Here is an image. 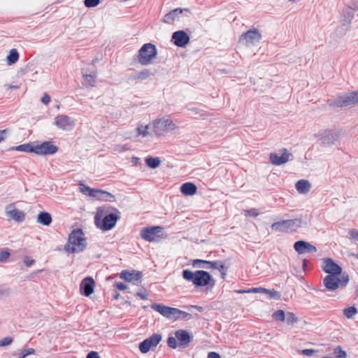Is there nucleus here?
<instances>
[{
	"mask_svg": "<svg viewBox=\"0 0 358 358\" xmlns=\"http://www.w3.org/2000/svg\"><path fill=\"white\" fill-rule=\"evenodd\" d=\"M87 240L83 231L80 229L73 230L69 236L64 250L68 253H79L87 247Z\"/></svg>",
	"mask_w": 358,
	"mask_h": 358,
	"instance_id": "1",
	"label": "nucleus"
},
{
	"mask_svg": "<svg viewBox=\"0 0 358 358\" xmlns=\"http://www.w3.org/2000/svg\"><path fill=\"white\" fill-rule=\"evenodd\" d=\"M104 208H99L94 217L95 224L103 231H108L112 229L116 224L117 220L120 218L119 212L115 210V213L104 214Z\"/></svg>",
	"mask_w": 358,
	"mask_h": 358,
	"instance_id": "2",
	"label": "nucleus"
},
{
	"mask_svg": "<svg viewBox=\"0 0 358 358\" xmlns=\"http://www.w3.org/2000/svg\"><path fill=\"white\" fill-rule=\"evenodd\" d=\"M153 136L159 137L175 131L176 124L169 117L155 118L151 121Z\"/></svg>",
	"mask_w": 358,
	"mask_h": 358,
	"instance_id": "3",
	"label": "nucleus"
},
{
	"mask_svg": "<svg viewBox=\"0 0 358 358\" xmlns=\"http://www.w3.org/2000/svg\"><path fill=\"white\" fill-rule=\"evenodd\" d=\"M306 222L301 218L284 220L273 223L271 226L272 230L279 232L296 231L299 229L305 227Z\"/></svg>",
	"mask_w": 358,
	"mask_h": 358,
	"instance_id": "4",
	"label": "nucleus"
},
{
	"mask_svg": "<svg viewBox=\"0 0 358 358\" xmlns=\"http://www.w3.org/2000/svg\"><path fill=\"white\" fill-rule=\"evenodd\" d=\"M157 54V48L154 44L150 43H145L138 50L137 55L138 62L143 66L149 65L156 57Z\"/></svg>",
	"mask_w": 358,
	"mask_h": 358,
	"instance_id": "5",
	"label": "nucleus"
},
{
	"mask_svg": "<svg viewBox=\"0 0 358 358\" xmlns=\"http://www.w3.org/2000/svg\"><path fill=\"white\" fill-rule=\"evenodd\" d=\"M141 237L148 242H159L166 238L163 227L159 226L148 227L141 231Z\"/></svg>",
	"mask_w": 358,
	"mask_h": 358,
	"instance_id": "6",
	"label": "nucleus"
},
{
	"mask_svg": "<svg viewBox=\"0 0 358 358\" xmlns=\"http://www.w3.org/2000/svg\"><path fill=\"white\" fill-rule=\"evenodd\" d=\"M190 342L189 334L182 329L174 332L173 336H170L167 339L168 345L176 349L178 347L186 348Z\"/></svg>",
	"mask_w": 358,
	"mask_h": 358,
	"instance_id": "7",
	"label": "nucleus"
},
{
	"mask_svg": "<svg viewBox=\"0 0 358 358\" xmlns=\"http://www.w3.org/2000/svg\"><path fill=\"white\" fill-rule=\"evenodd\" d=\"M341 136V132L336 129H324L315 134V137L324 147H329L336 142Z\"/></svg>",
	"mask_w": 358,
	"mask_h": 358,
	"instance_id": "8",
	"label": "nucleus"
},
{
	"mask_svg": "<svg viewBox=\"0 0 358 358\" xmlns=\"http://www.w3.org/2000/svg\"><path fill=\"white\" fill-rule=\"evenodd\" d=\"M358 103V90L348 94L338 96L336 99L329 102L331 107H347Z\"/></svg>",
	"mask_w": 358,
	"mask_h": 358,
	"instance_id": "9",
	"label": "nucleus"
},
{
	"mask_svg": "<svg viewBox=\"0 0 358 358\" xmlns=\"http://www.w3.org/2000/svg\"><path fill=\"white\" fill-rule=\"evenodd\" d=\"M79 189L83 194L97 200L110 201L114 198V196L108 192L92 189L83 183L79 184Z\"/></svg>",
	"mask_w": 358,
	"mask_h": 358,
	"instance_id": "10",
	"label": "nucleus"
},
{
	"mask_svg": "<svg viewBox=\"0 0 358 358\" xmlns=\"http://www.w3.org/2000/svg\"><path fill=\"white\" fill-rule=\"evenodd\" d=\"M152 309L158 312L164 317L169 320H176L180 315H185L186 313L178 308L166 306L162 304L153 303L151 305Z\"/></svg>",
	"mask_w": 358,
	"mask_h": 358,
	"instance_id": "11",
	"label": "nucleus"
},
{
	"mask_svg": "<svg viewBox=\"0 0 358 358\" xmlns=\"http://www.w3.org/2000/svg\"><path fill=\"white\" fill-rule=\"evenodd\" d=\"M52 124L62 131H70L74 129L76 120L66 115L62 114L55 117Z\"/></svg>",
	"mask_w": 358,
	"mask_h": 358,
	"instance_id": "12",
	"label": "nucleus"
},
{
	"mask_svg": "<svg viewBox=\"0 0 358 358\" xmlns=\"http://www.w3.org/2000/svg\"><path fill=\"white\" fill-rule=\"evenodd\" d=\"M161 340L162 336L160 334H154L139 344V350L143 354L147 353L152 348L157 347Z\"/></svg>",
	"mask_w": 358,
	"mask_h": 358,
	"instance_id": "13",
	"label": "nucleus"
},
{
	"mask_svg": "<svg viewBox=\"0 0 358 358\" xmlns=\"http://www.w3.org/2000/svg\"><path fill=\"white\" fill-rule=\"evenodd\" d=\"M322 268L325 273L333 275H340L343 271L342 268L331 258L323 259Z\"/></svg>",
	"mask_w": 358,
	"mask_h": 358,
	"instance_id": "14",
	"label": "nucleus"
},
{
	"mask_svg": "<svg viewBox=\"0 0 358 358\" xmlns=\"http://www.w3.org/2000/svg\"><path fill=\"white\" fill-rule=\"evenodd\" d=\"M142 277V273L135 270H124L120 273L121 279L134 285L141 282Z\"/></svg>",
	"mask_w": 358,
	"mask_h": 358,
	"instance_id": "15",
	"label": "nucleus"
},
{
	"mask_svg": "<svg viewBox=\"0 0 358 358\" xmlns=\"http://www.w3.org/2000/svg\"><path fill=\"white\" fill-rule=\"evenodd\" d=\"M357 9L358 4L357 3H353L351 6H348L343 10L342 18L341 20L342 26H348L351 23V21L354 18L355 13Z\"/></svg>",
	"mask_w": 358,
	"mask_h": 358,
	"instance_id": "16",
	"label": "nucleus"
},
{
	"mask_svg": "<svg viewBox=\"0 0 358 358\" xmlns=\"http://www.w3.org/2000/svg\"><path fill=\"white\" fill-rule=\"evenodd\" d=\"M57 150V147L50 142H43L41 144L34 145V153L40 155H52L55 153Z\"/></svg>",
	"mask_w": 358,
	"mask_h": 358,
	"instance_id": "17",
	"label": "nucleus"
},
{
	"mask_svg": "<svg viewBox=\"0 0 358 358\" xmlns=\"http://www.w3.org/2000/svg\"><path fill=\"white\" fill-rule=\"evenodd\" d=\"M261 38L262 35L259 30L253 29L243 34L241 36V40H244L247 45H251L258 43Z\"/></svg>",
	"mask_w": 358,
	"mask_h": 358,
	"instance_id": "18",
	"label": "nucleus"
},
{
	"mask_svg": "<svg viewBox=\"0 0 358 358\" xmlns=\"http://www.w3.org/2000/svg\"><path fill=\"white\" fill-rule=\"evenodd\" d=\"M187 12V9H173L164 16L163 22L166 24H172L176 21H179L183 13Z\"/></svg>",
	"mask_w": 358,
	"mask_h": 358,
	"instance_id": "19",
	"label": "nucleus"
},
{
	"mask_svg": "<svg viewBox=\"0 0 358 358\" xmlns=\"http://www.w3.org/2000/svg\"><path fill=\"white\" fill-rule=\"evenodd\" d=\"M294 248L299 254L315 253L317 248L313 245L304 241H298L294 243Z\"/></svg>",
	"mask_w": 358,
	"mask_h": 358,
	"instance_id": "20",
	"label": "nucleus"
},
{
	"mask_svg": "<svg viewBox=\"0 0 358 358\" xmlns=\"http://www.w3.org/2000/svg\"><path fill=\"white\" fill-rule=\"evenodd\" d=\"M171 41L176 46L183 48L189 43V38L184 31L180 30L173 34Z\"/></svg>",
	"mask_w": 358,
	"mask_h": 358,
	"instance_id": "21",
	"label": "nucleus"
},
{
	"mask_svg": "<svg viewBox=\"0 0 358 358\" xmlns=\"http://www.w3.org/2000/svg\"><path fill=\"white\" fill-rule=\"evenodd\" d=\"M323 285L328 291L334 292L340 287L339 275H328L323 279Z\"/></svg>",
	"mask_w": 358,
	"mask_h": 358,
	"instance_id": "22",
	"label": "nucleus"
},
{
	"mask_svg": "<svg viewBox=\"0 0 358 358\" xmlns=\"http://www.w3.org/2000/svg\"><path fill=\"white\" fill-rule=\"evenodd\" d=\"M182 277L187 281L192 282L196 286H201V271L193 273L189 270L182 271Z\"/></svg>",
	"mask_w": 358,
	"mask_h": 358,
	"instance_id": "23",
	"label": "nucleus"
},
{
	"mask_svg": "<svg viewBox=\"0 0 358 358\" xmlns=\"http://www.w3.org/2000/svg\"><path fill=\"white\" fill-rule=\"evenodd\" d=\"M290 155L291 154L288 152L287 149H283L281 156L276 153H271L269 159L273 164L279 166L287 162Z\"/></svg>",
	"mask_w": 358,
	"mask_h": 358,
	"instance_id": "24",
	"label": "nucleus"
},
{
	"mask_svg": "<svg viewBox=\"0 0 358 358\" xmlns=\"http://www.w3.org/2000/svg\"><path fill=\"white\" fill-rule=\"evenodd\" d=\"M94 284L95 282L92 278H85L82 280L80 283V292L86 296H90L94 292Z\"/></svg>",
	"mask_w": 358,
	"mask_h": 358,
	"instance_id": "25",
	"label": "nucleus"
},
{
	"mask_svg": "<svg viewBox=\"0 0 358 358\" xmlns=\"http://www.w3.org/2000/svg\"><path fill=\"white\" fill-rule=\"evenodd\" d=\"M136 131L137 136H141L142 138H146L152 135L153 136L151 122L147 124H144L142 122L138 123Z\"/></svg>",
	"mask_w": 358,
	"mask_h": 358,
	"instance_id": "26",
	"label": "nucleus"
},
{
	"mask_svg": "<svg viewBox=\"0 0 358 358\" xmlns=\"http://www.w3.org/2000/svg\"><path fill=\"white\" fill-rule=\"evenodd\" d=\"M6 214L9 218L17 222H22L25 218V214L23 211L16 209L11 206L6 208Z\"/></svg>",
	"mask_w": 358,
	"mask_h": 358,
	"instance_id": "27",
	"label": "nucleus"
},
{
	"mask_svg": "<svg viewBox=\"0 0 358 358\" xmlns=\"http://www.w3.org/2000/svg\"><path fill=\"white\" fill-rule=\"evenodd\" d=\"M203 268L209 269L212 272H220L222 277L225 275L224 273L222 272V269L224 268V265L218 261H206L203 259Z\"/></svg>",
	"mask_w": 358,
	"mask_h": 358,
	"instance_id": "28",
	"label": "nucleus"
},
{
	"mask_svg": "<svg viewBox=\"0 0 358 358\" xmlns=\"http://www.w3.org/2000/svg\"><path fill=\"white\" fill-rule=\"evenodd\" d=\"M180 192L185 196H192L196 193L197 187L194 183L187 182L180 186Z\"/></svg>",
	"mask_w": 358,
	"mask_h": 358,
	"instance_id": "29",
	"label": "nucleus"
},
{
	"mask_svg": "<svg viewBox=\"0 0 358 358\" xmlns=\"http://www.w3.org/2000/svg\"><path fill=\"white\" fill-rule=\"evenodd\" d=\"M295 187L299 193L306 194L310 191L311 185L308 180H300L296 182Z\"/></svg>",
	"mask_w": 358,
	"mask_h": 358,
	"instance_id": "30",
	"label": "nucleus"
},
{
	"mask_svg": "<svg viewBox=\"0 0 358 358\" xmlns=\"http://www.w3.org/2000/svg\"><path fill=\"white\" fill-rule=\"evenodd\" d=\"M83 85L86 87H92L95 86L96 74H83Z\"/></svg>",
	"mask_w": 358,
	"mask_h": 358,
	"instance_id": "31",
	"label": "nucleus"
},
{
	"mask_svg": "<svg viewBox=\"0 0 358 358\" xmlns=\"http://www.w3.org/2000/svg\"><path fill=\"white\" fill-rule=\"evenodd\" d=\"M37 222L41 224L48 226L52 222V217L48 213L41 212L38 215Z\"/></svg>",
	"mask_w": 358,
	"mask_h": 358,
	"instance_id": "32",
	"label": "nucleus"
},
{
	"mask_svg": "<svg viewBox=\"0 0 358 358\" xmlns=\"http://www.w3.org/2000/svg\"><path fill=\"white\" fill-rule=\"evenodd\" d=\"M19 59V53L15 48L11 49L8 55L6 57V62L8 65H13L17 62Z\"/></svg>",
	"mask_w": 358,
	"mask_h": 358,
	"instance_id": "33",
	"label": "nucleus"
},
{
	"mask_svg": "<svg viewBox=\"0 0 358 358\" xmlns=\"http://www.w3.org/2000/svg\"><path fill=\"white\" fill-rule=\"evenodd\" d=\"M215 280L212 278L208 272L203 271V287L208 286V288H212L215 285Z\"/></svg>",
	"mask_w": 358,
	"mask_h": 358,
	"instance_id": "34",
	"label": "nucleus"
},
{
	"mask_svg": "<svg viewBox=\"0 0 358 358\" xmlns=\"http://www.w3.org/2000/svg\"><path fill=\"white\" fill-rule=\"evenodd\" d=\"M150 76V72L148 69H143L141 71L135 72L132 78L135 80H138L140 81L144 80L147 79Z\"/></svg>",
	"mask_w": 358,
	"mask_h": 358,
	"instance_id": "35",
	"label": "nucleus"
},
{
	"mask_svg": "<svg viewBox=\"0 0 358 358\" xmlns=\"http://www.w3.org/2000/svg\"><path fill=\"white\" fill-rule=\"evenodd\" d=\"M145 164L151 169H156L161 164L159 157H148L145 159Z\"/></svg>",
	"mask_w": 358,
	"mask_h": 358,
	"instance_id": "36",
	"label": "nucleus"
},
{
	"mask_svg": "<svg viewBox=\"0 0 358 358\" xmlns=\"http://www.w3.org/2000/svg\"><path fill=\"white\" fill-rule=\"evenodd\" d=\"M34 145L30 143L22 144L18 146H16L14 150L20 152H34Z\"/></svg>",
	"mask_w": 358,
	"mask_h": 358,
	"instance_id": "37",
	"label": "nucleus"
},
{
	"mask_svg": "<svg viewBox=\"0 0 358 358\" xmlns=\"http://www.w3.org/2000/svg\"><path fill=\"white\" fill-rule=\"evenodd\" d=\"M357 310L354 306H350L343 310L344 315L348 319L352 318L353 316L357 314Z\"/></svg>",
	"mask_w": 358,
	"mask_h": 358,
	"instance_id": "38",
	"label": "nucleus"
},
{
	"mask_svg": "<svg viewBox=\"0 0 358 358\" xmlns=\"http://www.w3.org/2000/svg\"><path fill=\"white\" fill-rule=\"evenodd\" d=\"M273 318L276 321L284 322L285 320V314L282 310H278L273 313Z\"/></svg>",
	"mask_w": 358,
	"mask_h": 358,
	"instance_id": "39",
	"label": "nucleus"
},
{
	"mask_svg": "<svg viewBox=\"0 0 358 358\" xmlns=\"http://www.w3.org/2000/svg\"><path fill=\"white\" fill-rule=\"evenodd\" d=\"M334 354L337 358H346V352L342 350L341 347L337 346L334 350Z\"/></svg>",
	"mask_w": 358,
	"mask_h": 358,
	"instance_id": "40",
	"label": "nucleus"
},
{
	"mask_svg": "<svg viewBox=\"0 0 358 358\" xmlns=\"http://www.w3.org/2000/svg\"><path fill=\"white\" fill-rule=\"evenodd\" d=\"M298 318L294 313L289 312L287 315L286 322L288 324H293L297 322Z\"/></svg>",
	"mask_w": 358,
	"mask_h": 358,
	"instance_id": "41",
	"label": "nucleus"
},
{
	"mask_svg": "<svg viewBox=\"0 0 358 358\" xmlns=\"http://www.w3.org/2000/svg\"><path fill=\"white\" fill-rule=\"evenodd\" d=\"M130 150H131V148H130V147L127 144H125V145H116L113 148V152L115 153H116V152H125V151Z\"/></svg>",
	"mask_w": 358,
	"mask_h": 358,
	"instance_id": "42",
	"label": "nucleus"
},
{
	"mask_svg": "<svg viewBox=\"0 0 358 358\" xmlns=\"http://www.w3.org/2000/svg\"><path fill=\"white\" fill-rule=\"evenodd\" d=\"M264 294H266L269 296L271 299H278L280 298V294L275 289H267L264 291Z\"/></svg>",
	"mask_w": 358,
	"mask_h": 358,
	"instance_id": "43",
	"label": "nucleus"
},
{
	"mask_svg": "<svg viewBox=\"0 0 358 358\" xmlns=\"http://www.w3.org/2000/svg\"><path fill=\"white\" fill-rule=\"evenodd\" d=\"M34 348L24 349L21 351L18 358H25L27 356L34 354Z\"/></svg>",
	"mask_w": 358,
	"mask_h": 358,
	"instance_id": "44",
	"label": "nucleus"
},
{
	"mask_svg": "<svg viewBox=\"0 0 358 358\" xmlns=\"http://www.w3.org/2000/svg\"><path fill=\"white\" fill-rule=\"evenodd\" d=\"M13 338L10 336H7L0 341V347H6L10 345L13 343Z\"/></svg>",
	"mask_w": 358,
	"mask_h": 358,
	"instance_id": "45",
	"label": "nucleus"
},
{
	"mask_svg": "<svg viewBox=\"0 0 358 358\" xmlns=\"http://www.w3.org/2000/svg\"><path fill=\"white\" fill-rule=\"evenodd\" d=\"M100 2V0H85L84 4L86 7L92 8L96 6Z\"/></svg>",
	"mask_w": 358,
	"mask_h": 358,
	"instance_id": "46",
	"label": "nucleus"
},
{
	"mask_svg": "<svg viewBox=\"0 0 358 358\" xmlns=\"http://www.w3.org/2000/svg\"><path fill=\"white\" fill-rule=\"evenodd\" d=\"M340 286L345 287L349 282V276L348 274H343L341 278H339Z\"/></svg>",
	"mask_w": 358,
	"mask_h": 358,
	"instance_id": "47",
	"label": "nucleus"
},
{
	"mask_svg": "<svg viewBox=\"0 0 358 358\" xmlns=\"http://www.w3.org/2000/svg\"><path fill=\"white\" fill-rule=\"evenodd\" d=\"M245 215L252 216V217H257V215H259V212L256 208H252V209L245 210Z\"/></svg>",
	"mask_w": 358,
	"mask_h": 358,
	"instance_id": "48",
	"label": "nucleus"
},
{
	"mask_svg": "<svg viewBox=\"0 0 358 358\" xmlns=\"http://www.w3.org/2000/svg\"><path fill=\"white\" fill-rule=\"evenodd\" d=\"M316 352H317V351L315 350H313V349H304L301 351V353L302 355L308 356V357L313 355Z\"/></svg>",
	"mask_w": 358,
	"mask_h": 358,
	"instance_id": "49",
	"label": "nucleus"
},
{
	"mask_svg": "<svg viewBox=\"0 0 358 358\" xmlns=\"http://www.w3.org/2000/svg\"><path fill=\"white\" fill-rule=\"evenodd\" d=\"M264 291H266L265 288L255 287V288H252V289H248L247 292L248 293H264Z\"/></svg>",
	"mask_w": 358,
	"mask_h": 358,
	"instance_id": "50",
	"label": "nucleus"
},
{
	"mask_svg": "<svg viewBox=\"0 0 358 358\" xmlns=\"http://www.w3.org/2000/svg\"><path fill=\"white\" fill-rule=\"evenodd\" d=\"M349 234L352 238L358 241V230H357L355 229H352L350 230Z\"/></svg>",
	"mask_w": 358,
	"mask_h": 358,
	"instance_id": "51",
	"label": "nucleus"
},
{
	"mask_svg": "<svg viewBox=\"0 0 358 358\" xmlns=\"http://www.w3.org/2000/svg\"><path fill=\"white\" fill-rule=\"evenodd\" d=\"M50 100L51 98L47 93H45L41 99V102L45 105H48Z\"/></svg>",
	"mask_w": 358,
	"mask_h": 358,
	"instance_id": "52",
	"label": "nucleus"
},
{
	"mask_svg": "<svg viewBox=\"0 0 358 358\" xmlns=\"http://www.w3.org/2000/svg\"><path fill=\"white\" fill-rule=\"evenodd\" d=\"M10 256V253L7 251H1L0 252V261L4 262L6 261Z\"/></svg>",
	"mask_w": 358,
	"mask_h": 358,
	"instance_id": "53",
	"label": "nucleus"
},
{
	"mask_svg": "<svg viewBox=\"0 0 358 358\" xmlns=\"http://www.w3.org/2000/svg\"><path fill=\"white\" fill-rule=\"evenodd\" d=\"M24 263L27 266L29 267L34 264V260L29 257H25L24 259Z\"/></svg>",
	"mask_w": 358,
	"mask_h": 358,
	"instance_id": "54",
	"label": "nucleus"
},
{
	"mask_svg": "<svg viewBox=\"0 0 358 358\" xmlns=\"http://www.w3.org/2000/svg\"><path fill=\"white\" fill-rule=\"evenodd\" d=\"M115 287L119 290H124L127 289V285L123 282H119L115 284Z\"/></svg>",
	"mask_w": 358,
	"mask_h": 358,
	"instance_id": "55",
	"label": "nucleus"
},
{
	"mask_svg": "<svg viewBox=\"0 0 358 358\" xmlns=\"http://www.w3.org/2000/svg\"><path fill=\"white\" fill-rule=\"evenodd\" d=\"M87 358H100L96 352L92 351L87 354Z\"/></svg>",
	"mask_w": 358,
	"mask_h": 358,
	"instance_id": "56",
	"label": "nucleus"
},
{
	"mask_svg": "<svg viewBox=\"0 0 358 358\" xmlns=\"http://www.w3.org/2000/svg\"><path fill=\"white\" fill-rule=\"evenodd\" d=\"M207 358H221V357L215 352H210L208 353Z\"/></svg>",
	"mask_w": 358,
	"mask_h": 358,
	"instance_id": "57",
	"label": "nucleus"
},
{
	"mask_svg": "<svg viewBox=\"0 0 358 358\" xmlns=\"http://www.w3.org/2000/svg\"><path fill=\"white\" fill-rule=\"evenodd\" d=\"M136 295L139 296L142 299H146L148 297V294L145 292H137Z\"/></svg>",
	"mask_w": 358,
	"mask_h": 358,
	"instance_id": "58",
	"label": "nucleus"
},
{
	"mask_svg": "<svg viewBox=\"0 0 358 358\" xmlns=\"http://www.w3.org/2000/svg\"><path fill=\"white\" fill-rule=\"evenodd\" d=\"M4 87L6 90H16V89H18V86L17 85H4Z\"/></svg>",
	"mask_w": 358,
	"mask_h": 358,
	"instance_id": "59",
	"label": "nucleus"
},
{
	"mask_svg": "<svg viewBox=\"0 0 358 358\" xmlns=\"http://www.w3.org/2000/svg\"><path fill=\"white\" fill-rule=\"evenodd\" d=\"M6 130H0V143L5 139V134L6 133Z\"/></svg>",
	"mask_w": 358,
	"mask_h": 358,
	"instance_id": "60",
	"label": "nucleus"
},
{
	"mask_svg": "<svg viewBox=\"0 0 358 358\" xmlns=\"http://www.w3.org/2000/svg\"><path fill=\"white\" fill-rule=\"evenodd\" d=\"M200 262H201V259H196V260L194 261L193 265L195 266L197 263H200Z\"/></svg>",
	"mask_w": 358,
	"mask_h": 358,
	"instance_id": "61",
	"label": "nucleus"
},
{
	"mask_svg": "<svg viewBox=\"0 0 358 358\" xmlns=\"http://www.w3.org/2000/svg\"><path fill=\"white\" fill-rule=\"evenodd\" d=\"M237 292L238 293H248L247 290H245V289H243V290H238V291H237Z\"/></svg>",
	"mask_w": 358,
	"mask_h": 358,
	"instance_id": "62",
	"label": "nucleus"
},
{
	"mask_svg": "<svg viewBox=\"0 0 358 358\" xmlns=\"http://www.w3.org/2000/svg\"><path fill=\"white\" fill-rule=\"evenodd\" d=\"M19 73H20L21 75H22L24 73V71L23 70H21Z\"/></svg>",
	"mask_w": 358,
	"mask_h": 358,
	"instance_id": "63",
	"label": "nucleus"
},
{
	"mask_svg": "<svg viewBox=\"0 0 358 358\" xmlns=\"http://www.w3.org/2000/svg\"><path fill=\"white\" fill-rule=\"evenodd\" d=\"M138 158H134V159H133V160H134V162H136V160H138Z\"/></svg>",
	"mask_w": 358,
	"mask_h": 358,
	"instance_id": "64",
	"label": "nucleus"
}]
</instances>
